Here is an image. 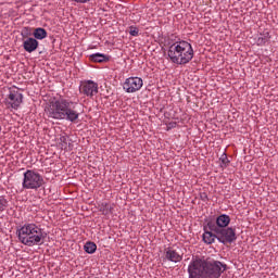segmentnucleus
Listing matches in <instances>:
<instances>
[{
  "instance_id": "412c9836",
  "label": "nucleus",
  "mask_w": 278,
  "mask_h": 278,
  "mask_svg": "<svg viewBox=\"0 0 278 278\" xmlns=\"http://www.w3.org/2000/svg\"><path fill=\"white\" fill-rule=\"evenodd\" d=\"M139 34H140V29H138V27H136V26H130L129 27V35L130 36L136 37V36H139Z\"/></svg>"
},
{
  "instance_id": "f03ea898",
  "label": "nucleus",
  "mask_w": 278,
  "mask_h": 278,
  "mask_svg": "<svg viewBox=\"0 0 278 278\" xmlns=\"http://www.w3.org/2000/svg\"><path fill=\"white\" fill-rule=\"evenodd\" d=\"M227 270V264L214 258L193 256L189 266V278H220Z\"/></svg>"
},
{
  "instance_id": "4468645a",
  "label": "nucleus",
  "mask_w": 278,
  "mask_h": 278,
  "mask_svg": "<svg viewBox=\"0 0 278 278\" xmlns=\"http://www.w3.org/2000/svg\"><path fill=\"white\" fill-rule=\"evenodd\" d=\"M268 40H270V33L265 31L256 37L255 42L257 47H264Z\"/></svg>"
},
{
  "instance_id": "6e6552de",
  "label": "nucleus",
  "mask_w": 278,
  "mask_h": 278,
  "mask_svg": "<svg viewBox=\"0 0 278 278\" xmlns=\"http://www.w3.org/2000/svg\"><path fill=\"white\" fill-rule=\"evenodd\" d=\"M23 103V93L18 92V89H11L5 99L7 108L11 110H18Z\"/></svg>"
},
{
  "instance_id": "0eeeda50",
  "label": "nucleus",
  "mask_w": 278,
  "mask_h": 278,
  "mask_svg": "<svg viewBox=\"0 0 278 278\" xmlns=\"http://www.w3.org/2000/svg\"><path fill=\"white\" fill-rule=\"evenodd\" d=\"M79 92L80 94H85V97L92 99V97L99 94V84L93 80H84L80 84Z\"/></svg>"
},
{
  "instance_id": "20e7f679",
  "label": "nucleus",
  "mask_w": 278,
  "mask_h": 278,
  "mask_svg": "<svg viewBox=\"0 0 278 278\" xmlns=\"http://www.w3.org/2000/svg\"><path fill=\"white\" fill-rule=\"evenodd\" d=\"M194 58V49L192 45L186 40H177L169 43L167 49V59L172 64L177 66H186L190 64Z\"/></svg>"
},
{
  "instance_id": "1a4fd4ad",
  "label": "nucleus",
  "mask_w": 278,
  "mask_h": 278,
  "mask_svg": "<svg viewBox=\"0 0 278 278\" xmlns=\"http://www.w3.org/2000/svg\"><path fill=\"white\" fill-rule=\"evenodd\" d=\"M144 86V81L140 77H129L123 84V90L128 93L138 92Z\"/></svg>"
},
{
  "instance_id": "6ab92c4d",
  "label": "nucleus",
  "mask_w": 278,
  "mask_h": 278,
  "mask_svg": "<svg viewBox=\"0 0 278 278\" xmlns=\"http://www.w3.org/2000/svg\"><path fill=\"white\" fill-rule=\"evenodd\" d=\"M219 162H220L222 168H227V166H229V159L225 153L222 154V156L219 157Z\"/></svg>"
},
{
  "instance_id": "423d86ee",
  "label": "nucleus",
  "mask_w": 278,
  "mask_h": 278,
  "mask_svg": "<svg viewBox=\"0 0 278 278\" xmlns=\"http://www.w3.org/2000/svg\"><path fill=\"white\" fill-rule=\"evenodd\" d=\"M214 232L217 233V240L222 244H231V242H236L238 237L236 236V229L228 228H213Z\"/></svg>"
},
{
  "instance_id": "a211bd4d",
  "label": "nucleus",
  "mask_w": 278,
  "mask_h": 278,
  "mask_svg": "<svg viewBox=\"0 0 278 278\" xmlns=\"http://www.w3.org/2000/svg\"><path fill=\"white\" fill-rule=\"evenodd\" d=\"M100 212H102L104 216H108L114 212V206L109 203H102L100 205Z\"/></svg>"
},
{
  "instance_id": "7ed1b4c3",
  "label": "nucleus",
  "mask_w": 278,
  "mask_h": 278,
  "mask_svg": "<svg viewBox=\"0 0 278 278\" xmlns=\"http://www.w3.org/2000/svg\"><path fill=\"white\" fill-rule=\"evenodd\" d=\"M18 241L24 247H40L47 240V232L40 225L35 223H25L16 230Z\"/></svg>"
},
{
  "instance_id": "aec40b11",
  "label": "nucleus",
  "mask_w": 278,
  "mask_h": 278,
  "mask_svg": "<svg viewBox=\"0 0 278 278\" xmlns=\"http://www.w3.org/2000/svg\"><path fill=\"white\" fill-rule=\"evenodd\" d=\"M8 210V200L4 197H0V214Z\"/></svg>"
},
{
  "instance_id": "f3484780",
  "label": "nucleus",
  "mask_w": 278,
  "mask_h": 278,
  "mask_svg": "<svg viewBox=\"0 0 278 278\" xmlns=\"http://www.w3.org/2000/svg\"><path fill=\"white\" fill-rule=\"evenodd\" d=\"M85 253H88L89 255H92L93 253H97V243L92 241H88L84 245Z\"/></svg>"
},
{
  "instance_id": "dca6fc26",
  "label": "nucleus",
  "mask_w": 278,
  "mask_h": 278,
  "mask_svg": "<svg viewBox=\"0 0 278 278\" xmlns=\"http://www.w3.org/2000/svg\"><path fill=\"white\" fill-rule=\"evenodd\" d=\"M89 60L99 64H101L102 62H108V58L105 56V54L102 53L90 54Z\"/></svg>"
},
{
  "instance_id": "9b49d317",
  "label": "nucleus",
  "mask_w": 278,
  "mask_h": 278,
  "mask_svg": "<svg viewBox=\"0 0 278 278\" xmlns=\"http://www.w3.org/2000/svg\"><path fill=\"white\" fill-rule=\"evenodd\" d=\"M23 36V49L27 52V53H34V51H36V49H38V40L34 37H27V35H25L24 33H22Z\"/></svg>"
},
{
  "instance_id": "ddd939ff",
  "label": "nucleus",
  "mask_w": 278,
  "mask_h": 278,
  "mask_svg": "<svg viewBox=\"0 0 278 278\" xmlns=\"http://www.w3.org/2000/svg\"><path fill=\"white\" fill-rule=\"evenodd\" d=\"M202 238L205 244H214V242H216L217 239V233L212 232V230H204Z\"/></svg>"
},
{
  "instance_id": "b1692460",
  "label": "nucleus",
  "mask_w": 278,
  "mask_h": 278,
  "mask_svg": "<svg viewBox=\"0 0 278 278\" xmlns=\"http://www.w3.org/2000/svg\"><path fill=\"white\" fill-rule=\"evenodd\" d=\"M0 131H1V126H0Z\"/></svg>"
},
{
  "instance_id": "2eb2a0df",
  "label": "nucleus",
  "mask_w": 278,
  "mask_h": 278,
  "mask_svg": "<svg viewBox=\"0 0 278 278\" xmlns=\"http://www.w3.org/2000/svg\"><path fill=\"white\" fill-rule=\"evenodd\" d=\"M33 36L35 40H45L47 38V30L42 27L35 28Z\"/></svg>"
},
{
  "instance_id": "9d476101",
  "label": "nucleus",
  "mask_w": 278,
  "mask_h": 278,
  "mask_svg": "<svg viewBox=\"0 0 278 278\" xmlns=\"http://www.w3.org/2000/svg\"><path fill=\"white\" fill-rule=\"evenodd\" d=\"M231 223V217L227 214H222L216 218V225L208 224V229L214 232V229H226Z\"/></svg>"
},
{
  "instance_id": "4be33fe9",
  "label": "nucleus",
  "mask_w": 278,
  "mask_h": 278,
  "mask_svg": "<svg viewBox=\"0 0 278 278\" xmlns=\"http://www.w3.org/2000/svg\"><path fill=\"white\" fill-rule=\"evenodd\" d=\"M74 1L75 3H88V1L90 0H72Z\"/></svg>"
},
{
  "instance_id": "f257e3e1",
  "label": "nucleus",
  "mask_w": 278,
  "mask_h": 278,
  "mask_svg": "<svg viewBox=\"0 0 278 278\" xmlns=\"http://www.w3.org/2000/svg\"><path fill=\"white\" fill-rule=\"evenodd\" d=\"M79 104L73 102L64 97L52 99L48 108L46 109V114L49 118L54 121H67V123H78L81 112L79 111Z\"/></svg>"
},
{
  "instance_id": "5701e85b",
  "label": "nucleus",
  "mask_w": 278,
  "mask_h": 278,
  "mask_svg": "<svg viewBox=\"0 0 278 278\" xmlns=\"http://www.w3.org/2000/svg\"><path fill=\"white\" fill-rule=\"evenodd\" d=\"M61 142H66V137H61Z\"/></svg>"
},
{
  "instance_id": "f8f14e48",
  "label": "nucleus",
  "mask_w": 278,
  "mask_h": 278,
  "mask_svg": "<svg viewBox=\"0 0 278 278\" xmlns=\"http://www.w3.org/2000/svg\"><path fill=\"white\" fill-rule=\"evenodd\" d=\"M165 260L167 262H173L174 264H177L178 262H181L184 260V256L177 252V250L173 248L165 249Z\"/></svg>"
},
{
  "instance_id": "39448f33",
  "label": "nucleus",
  "mask_w": 278,
  "mask_h": 278,
  "mask_svg": "<svg viewBox=\"0 0 278 278\" xmlns=\"http://www.w3.org/2000/svg\"><path fill=\"white\" fill-rule=\"evenodd\" d=\"M23 177L22 187L24 190H38L45 186V178L34 169H27Z\"/></svg>"
}]
</instances>
